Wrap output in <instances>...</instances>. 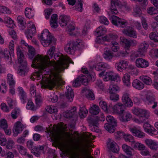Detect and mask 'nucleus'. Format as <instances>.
Returning <instances> with one entry per match:
<instances>
[{
	"label": "nucleus",
	"instance_id": "f8f14e48",
	"mask_svg": "<svg viewBox=\"0 0 158 158\" xmlns=\"http://www.w3.org/2000/svg\"><path fill=\"white\" fill-rule=\"evenodd\" d=\"M123 32V34L128 36L136 38L137 37L136 32L133 28L130 27H127L124 29Z\"/></svg>",
	"mask_w": 158,
	"mask_h": 158
},
{
	"label": "nucleus",
	"instance_id": "393cba45",
	"mask_svg": "<svg viewBox=\"0 0 158 158\" xmlns=\"http://www.w3.org/2000/svg\"><path fill=\"white\" fill-rule=\"evenodd\" d=\"M69 22L70 18L69 16L64 15L60 16L59 22L61 26H66Z\"/></svg>",
	"mask_w": 158,
	"mask_h": 158
},
{
	"label": "nucleus",
	"instance_id": "13d9d810",
	"mask_svg": "<svg viewBox=\"0 0 158 158\" xmlns=\"http://www.w3.org/2000/svg\"><path fill=\"white\" fill-rule=\"evenodd\" d=\"M74 45L75 47V51L77 50H80L83 48L84 45L82 44L80 42H78L77 41H74Z\"/></svg>",
	"mask_w": 158,
	"mask_h": 158
},
{
	"label": "nucleus",
	"instance_id": "bb28decb",
	"mask_svg": "<svg viewBox=\"0 0 158 158\" xmlns=\"http://www.w3.org/2000/svg\"><path fill=\"white\" fill-rule=\"evenodd\" d=\"M117 76L112 72H106L105 75L103 79L105 81L111 80L115 81L117 79Z\"/></svg>",
	"mask_w": 158,
	"mask_h": 158
},
{
	"label": "nucleus",
	"instance_id": "e2e57ef3",
	"mask_svg": "<svg viewBox=\"0 0 158 158\" xmlns=\"http://www.w3.org/2000/svg\"><path fill=\"white\" fill-rule=\"evenodd\" d=\"M26 108L29 110H34V103L31 100H28V102L27 104Z\"/></svg>",
	"mask_w": 158,
	"mask_h": 158
},
{
	"label": "nucleus",
	"instance_id": "c9c22d12",
	"mask_svg": "<svg viewBox=\"0 0 158 158\" xmlns=\"http://www.w3.org/2000/svg\"><path fill=\"white\" fill-rule=\"evenodd\" d=\"M139 79L146 85H150L152 84V79L147 76H141L139 77Z\"/></svg>",
	"mask_w": 158,
	"mask_h": 158
},
{
	"label": "nucleus",
	"instance_id": "58836bf2",
	"mask_svg": "<svg viewBox=\"0 0 158 158\" xmlns=\"http://www.w3.org/2000/svg\"><path fill=\"white\" fill-rule=\"evenodd\" d=\"M13 75L10 73L7 74V83L10 86V88H11L15 84V81L13 78Z\"/></svg>",
	"mask_w": 158,
	"mask_h": 158
},
{
	"label": "nucleus",
	"instance_id": "338daca9",
	"mask_svg": "<svg viewBox=\"0 0 158 158\" xmlns=\"http://www.w3.org/2000/svg\"><path fill=\"white\" fill-rule=\"evenodd\" d=\"M14 145V142L13 140H8L6 146V148L9 149L12 148Z\"/></svg>",
	"mask_w": 158,
	"mask_h": 158
},
{
	"label": "nucleus",
	"instance_id": "0eeeda50",
	"mask_svg": "<svg viewBox=\"0 0 158 158\" xmlns=\"http://www.w3.org/2000/svg\"><path fill=\"white\" fill-rule=\"evenodd\" d=\"M133 113L135 114L138 116L139 117L146 121L149 117V114L147 110L140 108H135L132 110Z\"/></svg>",
	"mask_w": 158,
	"mask_h": 158
},
{
	"label": "nucleus",
	"instance_id": "6ab92c4d",
	"mask_svg": "<svg viewBox=\"0 0 158 158\" xmlns=\"http://www.w3.org/2000/svg\"><path fill=\"white\" fill-rule=\"evenodd\" d=\"M145 142L148 147L152 150L156 151L158 149V144L153 140L147 139L145 140Z\"/></svg>",
	"mask_w": 158,
	"mask_h": 158
},
{
	"label": "nucleus",
	"instance_id": "f03ea898",
	"mask_svg": "<svg viewBox=\"0 0 158 158\" xmlns=\"http://www.w3.org/2000/svg\"><path fill=\"white\" fill-rule=\"evenodd\" d=\"M100 111V108L98 106L96 105H93L89 109V112L91 115L88 116L87 118L90 129L92 131L97 133H98L100 131L98 126V122L102 120L100 119L98 116H94L93 115L98 114Z\"/></svg>",
	"mask_w": 158,
	"mask_h": 158
},
{
	"label": "nucleus",
	"instance_id": "c03bdc74",
	"mask_svg": "<svg viewBox=\"0 0 158 158\" xmlns=\"http://www.w3.org/2000/svg\"><path fill=\"white\" fill-rule=\"evenodd\" d=\"M4 22L7 24V26L9 28H11L14 25L13 21L9 17H6L5 18Z\"/></svg>",
	"mask_w": 158,
	"mask_h": 158
},
{
	"label": "nucleus",
	"instance_id": "3c124183",
	"mask_svg": "<svg viewBox=\"0 0 158 158\" xmlns=\"http://www.w3.org/2000/svg\"><path fill=\"white\" fill-rule=\"evenodd\" d=\"M79 77L81 81V83L85 85H87L88 82L87 77L83 74H81Z\"/></svg>",
	"mask_w": 158,
	"mask_h": 158
},
{
	"label": "nucleus",
	"instance_id": "a878e982",
	"mask_svg": "<svg viewBox=\"0 0 158 158\" xmlns=\"http://www.w3.org/2000/svg\"><path fill=\"white\" fill-rule=\"evenodd\" d=\"M112 107V106H111ZM114 108V111L119 115L121 114L125 110H124V106L121 103H118L113 106Z\"/></svg>",
	"mask_w": 158,
	"mask_h": 158
},
{
	"label": "nucleus",
	"instance_id": "b1692460",
	"mask_svg": "<svg viewBox=\"0 0 158 158\" xmlns=\"http://www.w3.org/2000/svg\"><path fill=\"white\" fill-rule=\"evenodd\" d=\"M111 6L110 10L112 14H117L118 12L116 8V6H119L120 2L118 0H111Z\"/></svg>",
	"mask_w": 158,
	"mask_h": 158
},
{
	"label": "nucleus",
	"instance_id": "423d86ee",
	"mask_svg": "<svg viewBox=\"0 0 158 158\" xmlns=\"http://www.w3.org/2000/svg\"><path fill=\"white\" fill-rule=\"evenodd\" d=\"M14 42L13 41H11L9 44V49L10 52L7 49H5L4 51L2 50L1 56L4 57L6 60H9V58L11 59V55L14 56Z\"/></svg>",
	"mask_w": 158,
	"mask_h": 158
},
{
	"label": "nucleus",
	"instance_id": "0e129e2a",
	"mask_svg": "<svg viewBox=\"0 0 158 158\" xmlns=\"http://www.w3.org/2000/svg\"><path fill=\"white\" fill-rule=\"evenodd\" d=\"M19 152L22 155L26 156L27 155L26 149L23 146L19 145L18 146Z\"/></svg>",
	"mask_w": 158,
	"mask_h": 158
},
{
	"label": "nucleus",
	"instance_id": "4be33fe9",
	"mask_svg": "<svg viewBox=\"0 0 158 158\" xmlns=\"http://www.w3.org/2000/svg\"><path fill=\"white\" fill-rule=\"evenodd\" d=\"M145 131L149 134H156L157 131L152 127L148 123H145L143 126Z\"/></svg>",
	"mask_w": 158,
	"mask_h": 158
},
{
	"label": "nucleus",
	"instance_id": "79ce46f5",
	"mask_svg": "<svg viewBox=\"0 0 158 158\" xmlns=\"http://www.w3.org/2000/svg\"><path fill=\"white\" fill-rule=\"evenodd\" d=\"M132 147L134 148H137L139 150H143L145 149V146L144 144L139 143H134L132 144Z\"/></svg>",
	"mask_w": 158,
	"mask_h": 158
},
{
	"label": "nucleus",
	"instance_id": "a211bd4d",
	"mask_svg": "<svg viewBox=\"0 0 158 158\" xmlns=\"http://www.w3.org/2000/svg\"><path fill=\"white\" fill-rule=\"evenodd\" d=\"M132 117L131 113L125 110L119 115V119L123 122H127L130 121Z\"/></svg>",
	"mask_w": 158,
	"mask_h": 158
},
{
	"label": "nucleus",
	"instance_id": "dca6fc26",
	"mask_svg": "<svg viewBox=\"0 0 158 158\" xmlns=\"http://www.w3.org/2000/svg\"><path fill=\"white\" fill-rule=\"evenodd\" d=\"M74 41H71L68 43L64 47V50L68 53L73 55L75 51L74 46Z\"/></svg>",
	"mask_w": 158,
	"mask_h": 158
},
{
	"label": "nucleus",
	"instance_id": "2eb2a0df",
	"mask_svg": "<svg viewBox=\"0 0 158 158\" xmlns=\"http://www.w3.org/2000/svg\"><path fill=\"white\" fill-rule=\"evenodd\" d=\"M122 99L123 102L126 106L131 107L133 106V102L129 98V95L127 93L123 94Z\"/></svg>",
	"mask_w": 158,
	"mask_h": 158
},
{
	"label": "nucleus",
	"instance_id": "09e8293b",
	"mask_svg": "<svg viewBox=\"0 0 158 158\" xmlns=\"http://www.w3.org/2000/svg\"><path fill=\"white\" fill-rule=\"evenodd\" d=\"M24 18L21 16H19L17 18V21L18 23H19L21 25L22 29L23 30L26 27V26L25 25V22H24Z\"/></svg>",
	"mask_w": 158,
	"mask_h": 158
},
{
	"label": "nucleus",
	"instance_id": "5701e85b",
	"mask_svg": "<svg viewBox=\"0 0 158 158\" xmlns=\"http://www.w3.org/2000/svg\"><path fill=\"white\" fill-rule=\"evenodd\" d=\"M18 89L21 102L23 104L26 103L27 101L26 93L21 87H19Z\"/></svg>",
	"mask_w": 158,
	"mask_h": 158
},
{
	"label": "nucleus",
	"instance_id": "72a5a7b5",
	"mask_svg": "<svg viewBox=\"0 0 158 158\" xmlns=\"http://www.w3.org/2000/svg\"><path fill=\"white\" fill-rule=\"evenodd\" d=\"M104 58L107 60L111 61L114 57L113 53L110 50H107V49H104Z\"/></svg>",
	"mask_w": 158,
	"mask_h": 158
},
{
	"label": "nucleus",
	"instance_id": "39448f33",
	"mask_svg": "<svg viewBox=\"0 0 158 158\" xmlns=\"http://www.w3.org/2000/svg\"><path fill=\"white\" fill-rule=\"evenodd\" d=\"M110 19L113 25L117 27L124 28L127 25V23L126 21L116 16H111Z\"/></svg>",
	"mask_w": 158,
	"mask_h": 158
},
{
	"label": "nucleus",
	"instance_id": "cd10ccee",
	"mask_svg": "<svg viewBox=\"0 0 158 158\" xmlns=\"http://www.w3.org/2000/svg\"><path fill=\"white\" fill-rule=\"evenodd\" d=\"M110 66L107 64L103 62H100L95 66V69L98 71H105L106 69H109Z\"/></svg>",
	"mask_w": 158,
	"mask_h": 158
},
{
	"label": "nucleus",
	"instance_id": "473e14b6",
	"mask_svg": "<svg viewBox=\"0 0 158 158\" xmlns=\"http://www.w3.org/2000/svg\"><path fill=\"white\" fill-rule=\"evenodd\" d=\"M65 96L69 101L71 102L73 101L74 97V93L71 88L69 87L67 89V92L65 93Z\"/></svg>",
	"mask_w": 158,
	"mask_h": 158
},
{
	"label": "nucleus",
	"instance_id": "680f3d73",
	"mask_svg": "<svg viewBox=\"0 0 158 158\" xmlns=\"http://www.w3.org/2000/svg\"><path fill=\"white\" fill-rule=\"evenodd\" d=\"M110 98L114 102L118 101L119 99V95L116 94H110Z\"/></svg>",
	"mask_w": 158,
	"mask_h": 158
},
{
	"label": "nucleus",
	"instance_id": "6e6552de",
	"mask_svg": "<svg viewBox=\"0 0 158 158\" xmlns=\"http://www.w3.org/2000/svg\"><path fill=\"white\" fill-rule=\"evenodd\" d=\"M19 63L20 64V65L19 66L18 70V74L22 76L26 75L29 70V69L27 66V61L24 60L23 62Z\"/></svg>",
	"mask_w": 158,
	"mask_h": 158
},
{
	"label": "nucleus",
	"instance_id": "603ef678",
	"mask_svg": "<svg viewBox=\"0 0 158 158\" xmlns=\"http://www.w3.org/2000/svg\"><path fill=\"white\" fill-rule=\"evenodd\" d=\"M134 15L135 17L140 16L141 15V11L139 6L136 5L134 8Z\"/></svg>",
	"mask_w": 158,
	"mask_h": 158
},
{
	"label": "nucleus",
	"instance_id": "4c0bfd02",
	"mask_svg": "<svg viewBox=\"0 0 158 158\" xmlns=\"http://www.w3.org/2000/svg\"><path fill=\"white\" fill-rule=\"evenodd\" d=\"M122 148L123 151L126 153V154L131 156H132V151L133 149L130 146H128L126 144H123L122 145Z\"/></svg>",
	"mask_w": 158,
	"mask_h": 158
},
{
	"label": "nucleus",
	"instance_id": "7c9ffc66",
	"mask_svg": "<svg viewBox=\"0 0 158 158\" xmlns=\"http://www.w3.org/2000/svg\"><path fill=\"white\" fill-rule=\"evenodd\" d=\"M132 85L134 87L138 90L142 89L144 86L143 83L138 79H135L133 81Z\"/></svg>",
	"mask_w": 158,
	"mask_h": 158
},
{
	"label": "nucleus",
	"instance_id": "e433bc0d",
	"mask_svg": "<svg viewBox=\"0 0 158 158\" xmlns=\"http://www.w3.org/2000/svg\"><path fill=\"white\" fill-rule=\"evenodd\" d=\"M76 107H73L70 110L66 111L64 114V116L67 118H72L76 113Z\"/></svg>",
	"mask_w": 158,
	"mask_h": 158
},
{
	"label": "nucleus",
	"instance_id": "6e6d98bb",
	"mask_svg": "<svg viewBox=\"0 0 158 158\" xmlns=\"http://www.w3.org/2000/svg\"><path fill=\"white\" fill-rule=\"evenodd\" d=\"M100 106L105 111H107L108 110V106L106 102L101 101L99 102Z\"/></svg>",
	"mask_w": 158,
	"mask_h": 158
},
{
	"label": "nucleus",
	"instance_id": "8fccbe9b",
	"mask_svg": "<svg viewBox=\"0 0 158 158\" xmlns=\"http://www.w3.org/2000/svg\"><path fill=\"white\" fill-rule=\"evenodd\" d=\"M46 110L50 113H54L56 114L57 113V109L56 107L51 106L47 107Z\"/></svg>",
	"mask_w": 158,
	"mask_h": 158
},
{
	"label": "nucleus",
	"instance_id": "49530a36",
	"mask_svg": "<svg viewBox=\"0 0 158 158\" xmlns=\"http://www.w3.org/2000/svg\"><path fill=\"white\" fill-rule=\"evenodd\" d=\"M120 39V41L125 44V48L128 49L130 48V40L127 39L124 36H121Z\"/></svg>",
	"mask_w": 158,
	"mask_h": 158
},
{
	"label": "nucleus",
	"instance_id": "bf43d9fd",
	"mask_svg": "<svg viewBox=\"0 0 158 158\" xmlns=\"http://www.w3.org/2000/svg\"><path fill=\"white\" fill-rule=\"evenodd\" d=\"M3 134L0 132V145L5 146L6 144V139L4 137Z\"/></svg>",
	"mask_w": 158,
	"mask_h": 158
},
{
	"label": "nucleus",
	"instance_id": "a19ab883",
	"mask_svg": "<svg viewBox=\"0 0 158 158\" xmlns=\"http://www.w3.org/2000/svg\"><path fill=\"white\" fill-rule=\"evenodd\" d=\"M20 110L17 107H15L11 113V116L12 118L16 119L20 114Z\"/></svg>",
	"mask_w": 158,
	"mask_h": 158
},
{
	"label": "nucleus",
	"instance_id": "9b49d317",
	"mask_svg": "<svg viewBox=\"0 0 158 158\" xmlns=\"http://www.w3.org/2000/svg\"><path fill=\"white\" fill-rule=\"evenodd\" d=\"M136 66L139 68H146L149 66L148 61L142 58H138L135 60Z\"/></svg>",
	"mask_w": 158,
	"mask_h": 158
},
{
	"label": "nucleus",
	"instance_id": "412c9836",
	"mask_svg": "<svg viewBox=\"0 0 158 158\" xmlns=\"http://www.w3.org/2000/svg\"><path fill=\"white\" fill-rule=\"evenodd\" d=\"M127 65L128 63L127 61L122 60L115 64V67L118 71L122 72L126 69Z\"/></svg>",
	"mask_w": 158,
	"mask_h": 158
},
{
	"label": "nucleus",
	"instance_id": "864d4df0",
	"mask_svg": "<svg viewBox=\"0 0 158 158\" xmlns=\"http://www.w3.org/2000/svg\"><path fill=\"white\" fill-rule=\"evenodd\" d=\"M150 39L154 42H158V35L154 32H151L149 35Z\"/></svg>",
	"mask_w": 158,
	"mask_h": 158
},
{
	"label": "nucleus",
	"instance_id": "9d476101",
	"mask_svg": "<svg viewBox=\"0 0 158 158\" xmlns=\"http://www.w3.org/2000/svg\"><path fill=\"white\" fill-rule=\"evenodd\" d=\"M118 137L119 138L123 137L127 142H131V146L133 143H134L135 141L133 140V137L131 135L125 134L123 132L119 131L117 133Z\"/></svg>",
	"mask_w": 158,
	"mask_h": 158
},
{
	"label": "nucleus",
	"instance_id": "5fc2aeb1",
	"mask_svg": "<svg viewBox=\"0 0 158 158\" xmlns=\"http://www.w3.org/2000/svg\"><path fill=\"white\" fill-rule=\"evenodd\" d=\"M8 124L7 121L4 119H1L0 120V127L5 129L6 128H8Z\"/></svg>",
	"mask_w": 158,
	"mask_h": 158
},
{
	"label": "nucleus",
	"instance_id": "69168bd1",
	"mask_svg": "<svg viewBox=\"0 0 158 158\" xmlns=\"http://www.w3.org/2000/svg\"><path fill=\"white\" fill-rule=\"evenodd\" d=\"M81 83L80 78L79 77H78L73 82V87H77L80 86Z\"/></svg>",
	"mask_w": 158,
	"mask_h": 158
},
{
	"label": "nucleus",
	"instance_id": "f704fd0d",
	"mask_svg": "<svg viewBox=\"0 0 158 158\" xmlns=\"http://www.w3.org/2000/svg\"><path fill=\"white\" fill-rule=\"evenodd\" d=\"M106 31V29L103 26H99L94 32L97 37H99L104 35Z\"/></svg>",
	"mask_w": 158,
	"mask_h": 158
},
{
	"label": "nucleus",
	"instance_id": "ea45409f",
	"mask_svg": "<svg viewBox=\"0 0 158 158\" xmlns=\"http://www.w3.org/2000/svg\"><path fill=\"white\" fill-rule=\"evenodd\" d=\"M109 90L110 94H117L119 90V88L116 85H111L109 86Z\"/></svg>",
	"mask_w": 158,
	"mask_h": 158
},
{
	"label": "nucleus",
	"instance_id": "a18cd8bd",
	"mask_svg": "<svg viewBox=\"0 0 158 158\" xmlns=\"http://www.w3.org/2000/svg\"><path fill=\"white\" fill-rule=\"evenodd\" d=\"M118 37V36L117 35L110 33L104 36V39L106 40L107 41L110 42L111 40H115L117 39Z\"/></svg>",
	"mask_w": 158,
	"mask_h": 158
},
{
	"label": "nucleus",
	"instance_id": "c85d7f7f",
	"mask_svg": "<svg viewBox=\"0 0 158 158\" xmlns=\"http://www.w3.org/2000/svg\"><path fill=\"white\" fill-rule=\"evenodd\" d=\"M130 131L134 136L137 137L143 138L145 136V134L143 132L141 131L135 127L131 128Z\"/></svg>",
	"mask_w": 158,
	"mask_h": 158
},
{
	"label": "nucleus",
	"instance_id": "4d7b16f0",
	"mask_svg": "<svg viewBox=\"0 0 158 158\" xmlns=\"http://www.w3.org/2000/svg\"><path fill=\"white\" fill-rule=\"evenodd\" d=\"M147 12L149 14L153 15L157 14L158 12V10L156 8L151 7L148 8Z\"/></svg>",
	"mask_w": 158,
	"mask_h": 158
},
{
	"label": "nucleus",
	"instance_id": "f257e3e1",
	"mask_svg": "<svg viewBox=\"0 0 158 158\" xmlns=\"http://www.w3.org/2000/svg\"><path fill=\"white\" fill-rule=\"evenodd\" d=\"M38 37L44 47L52 46L48 51L46 57L38 56L35 58V61L38 62L37 65L42 71V73L52 75L54 77L53 79H43L42 86L51 89L56 85H64L65 82H62L60 73L65 69L66 62L72 63V60L69 58L64 57L61 53H59L54 55V57L56 62L52 63L48 60L52 58L55 52V47L53 45L55 44L56 40L47 29L44 30Z\"/></svg>",
	"mask_w": 158,
	"mask_h": 158
},
{
	"label": "nucleus",
	"instance_id": "2f4dec72",
	"mask_svg": "<svg viewBox=\"0 0 158 158\" xmlns=\"http://www.w3.org/2000/svg\"><path fill=\"white\" fill-rule=\"evenodd\" d=\"M82 91L83 93H85L86 98L90 100H94L95 99L94 95L91 90L85 88Z\"/></svg>",
	"mask_w": 158,
	"mask_h": 158
},
{
	"label": "nucleus",
	"instance_id": "aec40b11",
	"mask_svg": "<svg viewBox=\"0 0 158 158\" xmlns=\"http://www.w3.org/2000/svg\"><path fill=\"white\" fill-rule=\"evenodd\" d=\"M24 129L23 125L19 121L15 123V126L13 129V135L17 136Z\"/></svg>",
	"mask_w": 158,
	"mask_h": 158
},
{
	"label": "nucleus",
	"instance_id": "4468645a",
	"mask_svg": "<svg viewBox=\"0 0 158 158\" xmlns=\"http://www.w3.org/2000/svg\"><path fill=\"white\" fill-rule=\"evenodd\" d=\"M36 33V27L35 25L32 24L30 26H29L28 28L25 31V34L27 35V37L29 39H31L32 36Z\"/></svg>",
	"mask_w": 158,
	"mask_h": 158
},
{
	"label": "nucleus",
	"instance_id": "f3484780",
	"mask_svg": "<svg viewBox=\"0 0 158 158\" xmlns=\"http://www.w3.org/2000/svg\"><path fill=\"white\" fill-rule=\"evenodd\" d=\"M107 146L108 149L113 152H117L118 151V146L116 143L110 139H108V142L107 143Z\"/></svg>",
	"mask_w": 158,
	"mask_h": 158
},
{
	"label": "nucleus",
	"instance_id": "7ed1b4c3",
	"mask_svg": "<svg viewBox=\"0 0 158 158\" xmlns=\"http://www.w3.org/2000/svg\"><path fill=\"white\" fill-rule=\"evenodd\" d=\"M106 120L108 123L105 124V128L110 133H113L115 131V127L117 126L116 121L112 116L110 115L107 116Z\"/></svg>",
	"mask_w": 158,
	"mask_h": 158
},
{
	"label": "nucleus",
	"instance_id": "ddd939ff",
	"mask_svg": "<svg viewBox=\"0 0 158 158\" xmlns=\"http://www.w3.org/2000/svg\"><path fill=\"white\" fill-rule=\"evenodd\" d=\"M148 46V44L145 42L141 43L139 46L137 54L139 55V56H144V53L146 52ZM136 55V54H135V55Z\"/></svg>",
	"mask_w": 158,
	"mask_h": 158
},
{
	"label": "nucleus",
	"instance_id": "1a4fd4ad",
	"mask_svg": "<svg viewBox=\"0 0 158 158\" xmlns=\"http://www.w3.org/2000/svg\"><path fill=\"white\" fill-rule=\"evenodd\" d=\"M146 98L148 103L149 105H152L153 104V105L152 106V108L153 109H155L157 106V102L155 101V99L153 94L150 92H148L146 95Z\"/></svg>",
	"mask_w": 158,
	"mask_h": 158
},
{
	"label": "nucleus",
	"instance_id": "052dcab7",
	"mask_svg": "<svg viewBox=\"0 0 158 158\" xmlns=\"http://www.w3.org/2000/svg\"><path fill=\"white\" fill-rule=\"evenodd\" d=\"M0 12L4 14H10V10L4 6H0Z\"/></svg>",
	"mask_w": 158,
	"mask_h": 158
},
{
	"label": "nucleus",
	"instance_id": "37998d69",
	"mask_svg": "<svg viewBox=\"0 0 158 158\" xmlns=\"http://www.w3.org/2000/svg\"><path fill=\"white\" fill-rule=\"evenodd\" d=\"M130 76L128 74H125L124 75L123 78L122 79L124 85L127 86H129L130 85Z\"/></svg>",
	"mask_w": 158,
	"mask_h": 158
},
{
	"label": "nucleus",
	"instance_id": "de8ad7c7",
	"mask_svg": "<svg viewBox=\"0 0 158 158\" xmlns=\"http://www.w3.org/2000/svg\"><path fill=\"white\" fill-rule=\"evenodd\" d=\"M110 46L112 50L114 52H117L119 49L118 43L115 41H111L110 43Z\"/></svg>",
	"mask_w": 158,
	"mask_h": 158
},
{
	"label": "nucleus",
	"instance_id": "c756f323",
	"mask_svg": "<svg viewBox=\"0 0 158 158\" xmlns=\"http://www.w3.org/2000/svg\"><path fill=\"white\" fill-rule=\"evenodd\" d=\"M17 55L18 56V59L19 63L23 62L24 60L26 61L24 58V55L23 53V50H22L19 47H18L16 48Z\"/></svg>",
	"mask_w": 158,
	"mask_h": 158
},
{
	"label": "nucleus",
	"instance_id": "20e7f679",
	"mask_svg": "<svg viewBox=\"0 0 158 158\" xmlns=\"http://www.w3.org/2000/svg\"><path fill=\"white\" fill-rule=\"evenodd\" d=\"M28 51L29 52L28 55L29 57L30 58V59H32V64L31 65V66L33 68L38 69L39 70L38 72L39 73H42V71H41V70L40 68H39L38 66V65H37V63L38 62H37L36 61V60L35 61V59L36 57L38 56H40L42 57H44L39 55H38L37 56H35H35V52L34 51V49L31 46V47H28Z\"/></svg>",
	"mask_w": 158,
	"mask_h": 158
},
{
	"label": "nucleus",
	"instance_id": "774afa93",
	"mask_svg": "<svg viewBox=\"0 0 158 158\" xmlns=\"http://www.w3.org/2000/svg\"><path fill=\"white\" fill-rule=\"evenodd\" d=\"M58 97L57 95H55L54 93L53 94L50 96L49 101L53 102H56L57 101Z\"/></svg>",
	"mask_w": 158,
	"mask_h": 158
}]
</instances>
